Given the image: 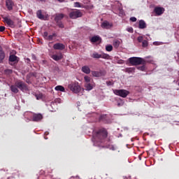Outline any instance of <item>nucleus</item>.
Here are the masks:
<instances>
[{"mask_svg": "<svg viewBox=\"0 0 179 179\" xmlns=\"http://www.w3.org/2000/svg\"><path fill=\"white\" fill-rule=\"evenodd\" d=\"M95 138L97 142L103 143V148L115 150V147L111 144V139L108 137V131L105 128L99 129L95 134Z\"/></svg>", "mask_w": 179, "mask_h": 179, "instance_id": "obj_1", "label": "nucleus"}, {"mask_svg": "<svg viewBox=\"0 0 179 179\" xmlns=\"http://www.w3.org/2000/svg\"><path fill=\"white\" fill-rule=\"evenodd\" d=\"M10 89L13 93H19V89L21 92H29V86L26 83L18 80L15 82L14 85L10 86Z\"/></svg>", "mask_w": 179, "mask_h": 179, "instance_id": "obj_2", "label": "nucleus"}, {"mask_svg": "<svg viewBox=\"0 0 179 179\" xmlns=\"http://www.w3.org/2000/svg\"><path fill=\"white\" fill-rule=\"evenodd\" d=\"M3 23L7 24L8 27H11V29H15L16 24H15V20H16V17L15 15H1Z\"/></svg>", "mask_w": 179, "mask_h": 179, "instance_id": "obj_3", "label": "nucleus"}, {"mask_svg": "<svg viewBox=\"0 0 179 179\" xmlns=\"http://www.w3.org/2000/svg\"><path fill=\"white\" fill-rule=\"evenodd\" d=\"M129 62L133 66L145 65V64H146V62L142 57H135L129 58Z\"/></svg>", "mask_w": 179, "mask_h": 179, "instance_id": "obj_4", "label": "nucleus"}, {"mask_svg": "<svg viewBox=\"0 0 179 179\" xmlns=\"http://www.w3.org/2000/svg\"><path fill=\"white\" fill-rule=\"evenodd\" d=\"M69 89L71 90L73 93H79L82 90V87H80V85H79V83H71L68 86Z\"/></svg>", "mask_w": 179, "mask_h": 179, "instance_id": "obj_5", "label": "nucleus"}, {"mask_svg": "<svg viewBox=\"0 0 179 179\" xmlns=\"http://www.w3.org/2000/svg\"><path fill=\"white\" fill-rule=\"evenodd\" d=\"M91 57L92 58H95L96 59H99L100 58H103V59H110V55L107 54V53H101V54H99L96 52H94Z\"/></svg>", "mask_w": 179, "mask_h": 179, "instance_id": "obj_6", "label": "nucleus"}, {"mask_svg": "<svg viewBox=\"0 0 179 179\" xmlns=\"http://www.w3.org/2000/svg\"><path fill=\"white\" fill-rule=\"evenodd\" d=\"M113 92L116 94V96H120V97L125 98L128 94H129V91L127 90H115Z\"/></svg>", "mask_w": 179, "mask_h": 179, "instance_id": "obj_7", "label": "nucleus"}, {"mask_svg": "<svg viewBox=\"0 0 179 179\" xmlns=\"http://www.w3.org/2000/svg\"><path fill=\"white\" fill-rule=\"evenodd\" d=\"M83 15V14L82 13V12H80V10H76L71 11L69 13V17L70 19H78V17H82Z\"/></svg>", "mask_w": 179, "mask_h": 179, "instance_id": "obj_8", "label": "nucleus"}, {"mask_svg": "<svg viewBox=\"0 0 179 179\" xmlns=\"http://www.w3.org/2000/svg\"><path fill=\"white\" fill-rule=\"evenodd\" d=\"M91 73L92 76H94V78L106 76V74L107 73L104 70H100L99 71H92Z\"/></svg>", "mask_w": 179, "mask_h": 179, "instance_id": "obj_9", "label": "nucleus"}, {"mask_svg": "<svg viewBox=\"0 0 179 179\" xmlns=\"http://www.w3.org/2000/svg\"><path fill=\"white\" fill-rule=\"evenodd\" d=\"M6 6L9 12L13 10V6H15V2L12 0H6Z\"/></svg>", "mask_w": 179, "mask_h": 179, "instance_id": "obj_10", "label": "nucleus"}, {"mask_svg": "<svg viewBox=\"0 0 179 179\" xmlns=\"http://www.w3.org/2000/svg\"><path fill=\"white\" fill-rule=\"evenodd\" d=\"M101 27H102V29H111V27H113V23L109 22L107 20L103 21L101 24Z\"/></svg>", "mask_w": 179, "mask_h": 179, "instance_id": "obj_11", "label": "nucleus"}, {"mask_svg": "<svg viewBox=\"0 0 179 179\" xmlns=\"http://www.w3.org/2000/svg\"><path fill=\"white\" fill-rule=\"evenodd\" d=\"M155 13H156L157 16H161L164 13V8L162 7H155L154 9Z\"/></svg>", "mask_w": 179, "mask_h": 179, "instance_id": "obj_12", "label": "nucleus"}, {"mask_svg": "<svg viewBox=\"0 0 179 179\" xmlns=\"http://www.w3.org/2000/svg\"><path fill=\"white\" fill-rule=\"evenodd\" d=\"M41 120H43V115L41 113H34L33 115L32 121L37 122L41 121Z\"/></svg>", "mask_w": 179, "mask_h": 179, "instance_id": "obj_13", "label": "nucleus"}, {"mask_svg": "<svg viewBox=\"0 0 179 179\" xmlns=\"http://www.w3.org/2000/svg\"><path fill=\"white\" fill-rule=\"evenodd\" d=\"M54 50H59L60 51H62V50H65V45L61 43H55L53 45Z\"/></svg>", "mask_w": 179, "mask_h": 179, "instance_id": "obj_14", "label": "nucleus"}, {"mask_svg": "<svg viewBox=\"0 0 179 179\" xmlns=\"http://www.w3.org/2000/svg\"><path fill=\"white\" fill-rule=\"evenodd\" d=\"M65 17V15L62 14V13H59V14H56L55 17V21L56 22H61V20Z\"/></svg>", "mask_w": 179, "mask_h": 179, "instance_id": "obj_15", "label": "nucleus"}, {"mask_svg": "<svg viewBox=\"0 0 179 179\" xmlns=\"http://www.w3.org/2000/svg\"><path fill=\"white\" fill-rule=\"evenodd\" d=\"M52 59L55 61H59L64 58V55H62V53H60L59 55H53L52 56Z\"/></svg>", "mask_w": 179, "mask_h": 179, "instance_id": "obj_16", "label": "nucleus"}, {"mask_svg": "<svg viewBox=\"0 0 179 179\" xmlns=\"http://www.w3.org/2000/svg\"><path fill=\"white\" fill-rule=\"evenodd\" d=\"M3 59H5V52L2 50V48L0 47V64L3 62Z\"/></svg>", "mask_w": 179, "mask_h": 179, "instance_id": "obj_17", "label": "nucleus"}, {"mask_svg": "<svg viewBox=\"0 0 179 179\" xmlns=\"http://www.w3.org/2000/svg\"><path fill=\"white\" fill-rule=\"evenodd\" d=\"M82 72H83L84 73H86L87 75H89V73H90L91 71H90V68L88 66H84L82 67L81 69Z\"/></svg>", "mask_w": 179, "mask_h": 179, "instance_id": "obj_18", "label": "nucleus"}, {"mask_svg": "<svg viewBox=\"0 0 179 179\" xmlns=\"http://www.w3.org/2000/svg\"><path fill=\"white\" fill-rule=\"evenodd\" d=\"M138 27L140 29H146V22H145V20H141L138 22Z\"/></svg>", "mask_w": 179, "mask_h": 179, "instance_id": "obj_19", "label": "nucleus"}, {"mask_svg": "<svg viewBox=\"0 0 179 179\" xmlns=\"http://www.w3.org/2000/svg\"><path fill=\"white\" fill-rule=\"evenodd\" d=\"M100 40H101V38H100V36H94L92 37L90 41L91 43H97V41H100Z\"/></svg>", "mask_w": 179, "mask_h": 179, "instance_id": "obj_20", "label": "nucleus"}, {"mask_svg": "<svg viewBox=\"0 0 179 179\" xmlns=\"http://www.w3.org/2000/svg\"><path fill=\"white\" fill-rule=\"evenodd\" d=\"M36 16L38 19H41V20H44V15H43L41 10H39L36 12Z\"/></svg>", "mask_w": 179, "mask_h": 179, "instance_id": "obj_21", "label": "nucleus"}, {"mask_svg": "<svg viewBox=\"0 0 179 179\" xmlns=\"http://www.w3.org/2000/svg\"><path fill=\"white\" fill-rule=\"evenodd\" d=\"M55 90L57 92H65V87L62 85H57L55 87Z\"/></svg>", "mask_w": 179, "mask_h": 179, "instance_id": "obj_22", "label": "nucleus"}, {"mask_svg": "<svg viewBox=\"0 0 179 179\" xmlns=\"http://www.w3.org/2000/svg\"><path fill=\"white\" fill-rule=\"evenodd\" d=\"M85 87L87 90H93V84H92L90 83H85Z\"/></svg>", "mask_w": 179, "mask_h": 179, "instance_id": "obj_23", "label": "nucleus"}, {"mask_svg": "<svg viewBox=\"0 0 179 179\" xmlns=\"http://www.w3.org/2000/svg\"><path fill=\"white\" fill-rule=\"evenodd\" d=\"M16 59H17V57H16V55H10V57H9L10 62H15L16 61Z\"/></svg>", "mask_w": 179, "mask_h": 179, "instance_id": "obj_24", "label": "nucleus"}, {"mask_svg": "<svg viewBox=\"0 0 179 179\" xmlns=\"http://www.w3.org/2000/svg\"><path fill=\"white\" fill-rule=\"evenodd\" d=\"M54 37H57V34L53 33L52 35H49L48 36V41H52V40H54Z\"/></svg>", "mask_w": 179, "mask_h": 179, "instance_id": "obj_25", "label": "nucleus"}, {"mask_svg": "<svg viewBox=\"0 0 179 179\" xmlns=\"http://www.w3.org/2000/svg\"><path fill=\"white\" fill-rule=\"evenodd\" d=\"M107 115H102L99 117V121H108Z\"/></svg>", "mask_w": 179, "mask_h": 179, "instance_id": "obj_26", "label": "nucleus"}, {"mask_svg": "<svg viewBox=\"0 0 179 179\" xmlns=\"http://www.w3.org/2000/svg\"><path fill=\"white\" fill-rule=\"evenodd\" d=\"M120 41H118V40H115L114 41H113V47L115 48H118V47H120Z\"/></svg>", "mask_w": 179, "mask_h": 179, "instance_id": "obj_27", "label": "nucleus"}, {"mask_svg": "<svg viewBox=\"0 0 179 179\" xmlns=\"http://www.w3.org/2000/svg\"><path fill=\"white\" fill-rule=\"evenodd\" d=\"M36 100H41L43 97V93H38L35 94Z\"/></svg>", "mask_w": 179, "mask_h": 179, "instance_id": "obj_28", "label": "nucleus"}, {"mask_svg": "<svg viewBox=\"0 0 179 179\" xmlns=\"http://www.w3.org/2000/svg\"><path fill=\"white\" fill-rule=\"evenodd\" d=\"M106 50L108 51V52H111V51H113V45H107L106 46Z\"/></svg>", "mask_w": 179, "mask_h": 179, "instance_id": "obj_29", "label": "nucleus"}, {"mask_svg": "<svg viewBox=\"0 0 179 179\" xmlns=\"http://www.w3.org/2000/svg\"><path fill=\"white\" fill-rule=\"evenodd\" d=\"M84 80H85V83H90V82H92V78H90V77H89L87 76H85L84 77Z\"/></svg>", "mask_w": 179, "mask_h": 179, "instance_id": "obj_30", "label": "nucleus"}, {"mask_svg": "<svg viewBox=\"0 0 179 179\" xmlns=\"http://www.w3.org/2000/svg\"><path fill=\"white\" fill-rule=\"evenodd\" d=\"M58 27H59L60 29H64V24L62 23V22L59 21L58 22H56Z\"/></svg>", "mask_w": 179, "mask_h": 179, "instance_id": "obj_31", "label": "nucleus"}, {"mask_svg": "<svg viewBox=\"0 0 179 179\" xmlns=\"http://www.w3.org/2000/svg\"><path fill=\"white\" fill-rule=\"evenodd\" d=\"M148 45H149V43L148 42V41L144 40L142 42V47L145 48V47H148Z\"/></svg>", "mask_w": 179, "mask_h": 179, "instance_id": "obj_32", "label": "nucleus"}, {"mask_svg": "<svg viewBox=\"0 0 179 179\" xmlns=\"http://www.w3.org/2000/svg\"><path fill=\"white\" fill-rule=\"evenodd\" d=\"M137 69H138L139 71H145V69H146V67L145 66V64H143V66H138Z\"/></svg>", "mask_w": 179, "mask_h": 179, "instance_id": "obj_33", "label": "nucleus"}, {"mask_svg": "<svg viewBox=\"0 0 179 179\" xmlns=\"http://www.w3.org/2000/svg\"><path fill=\"white\" fill-rule=\"evenodd\" d=\"M43 37L45 38V40H47L48 38V32L45 31L43 34Z\"/></svg>", "mask_w": 179, "mask_h": 179, "instance_id": "obj_34", "label": "nucleus"}, {"mask_svg": "<svg viewBox=\"0 0 179 179\" xmlns=\"http://www.w3.org/2000/svg\"><path fill=\"white\" fill-rule=\"evenodd\" d=\"M145 40H143V36H138L137 38V41H138V43H143Z\"/></svg>", "mask_w": 179, "mask_h": 179, "instance_id": "obj_35", "label": "nucleus"}, {"mask_svg": "<svg viewBox=\"0 0 179 179\" xmlns=\"http://www.w3.org/2000/svg\"><path fill=\"white\" fill-rule=\"evenodd\" d=\"M127 71L129 73L135 72V68H134V67L128 68V69H127Z\"/></svg>", "mask_w": 179, "mask_h": 179, "instance_id": "obj_36", "label": "nucleus"}, {"mask_svg": "<svg viewBox=\"0 0 179 179\" xmlns=\"http://www.w3.org/2000/svg\"><path fill=\"white\" fill-rule=\"evenodd\" d=\"M74 7H75V8H82V6H80V3H79V2H75V3H74Z\"/></svg>", "mask_w": 179, "mask_h": 179, "instance_id": "obj_37", "label": "nucleus"}, {"mask_svg": "<svg viewBox=\"0 0 179 179\" xmlns=\"http://www.w3.org/2000/svg\"><path fill=\"white\" fill-rule=\"evenodd\" d=\"M127 31H128L129 33H134V28L128 27L127 28Z\"/></svg>", "mask_w": 179, "mask_h": 179, "instance_id": "obj_38", "label": "nucleus"}, {"mask_svg": "<svg viewBox=\"0 0 179 179\" xmlns=\"http://www.w3.org/2000/svg\"><path fill=\"white\" fill-rule=\"evenodd\" d=\"M106 85H107V86H113V85H114V83H113V82H111V81H106Z\"/></svg>", "mask_w": 179, "mask_h": 179, "instance_id": "obj_39", "label": "nucleus"}, {"mask_svg": "<svg viewBox=\"0 0 179 179\" xmlns=\"http://www.w3.org/2000/svg\"><path fill=\"white\" fill-rule=\"evenodd\" d=\"M130 20H131V22H136V17H130Z\"/></svg>", "mask_w": 179, "mask_h": 179, "instance_id": "obj_40", "label": "nucleus"}, {"mask_svg": "<svg viewBox=\"0 0 179 179\" xmlns=\"http://www.w3.org/2000/svg\"><path fill=\"white\" fill-rule=\"evenodd\" d=\"M5 27H3V26H1L0 27V31H1V32H3V31H5Z\"/></svg>", "mask_w": 179, "mask_h": 179, "instance_id": "obj_41", "label": "nucleus"}, {"mask_svg": "<svg viewBox=\"0 0 179 179\" xmlns=\"http://www.w3.org/2000/svg\"><path fill=\"white\" fill-rule=\"evenodd\" d=\"M6 72L7 73L10 74V73H12L13 71H12L11 69H7V70L6 71Z\"/></svg>", "mask_w": 179, "mask_h": 179, "instance_id": "obj_42", "label": "nucleus"}, {"mask_svg": "<svg viewBox=\"0 0 179 179\" xmlns=\"http://www.w3.org/2000/svg\"><path fill=\"white\" fill-rule=\"evenodd\" d=\"M32 59H33L34 61H37V57H36V55H32Z\"/></svg>", "mask_w": 179, "mask_h": 179, "instance_id": "obj_43", "label": "nucleus"}, {"mask_svg": "<svg viewBox=\"0 0 179 179\" xmlns=\"http://www.w3.org/2000/svg\"><path fill=\"white\" fill-rule=\"evenodd\" d=\"M26 60H27V64H30V62H31V61H30V59H29V58H27Z\"/></svg>", "mask_w": 179, "mask_h": 179, "instance_id": "obj_44", "label": "nucleus"}, {"mask_svg": "<svg viewBox=\"0 0 179 179\" xmlns=\"http://www.w3.org/2000/svg\"><path fill=\"white\" fill-rule=\"evenodd\" d=\"M154 44L155 45H159V42H155Z\"/></svg>", "mask_w": 179, "mask_h": 179, "instance_id": "obj_45", "label": "nucleus"}, {"mask_svg": "<svg viewBox=\"0 0 179 179\" xmlns=\"http://www.w3.org/2000/svg\"><path fill=\"white\" fill-rule=\"evenodd\" d=\"M59 100H61L60 99H55V101H59Z\"/></svg>", "mask_w": 179, "mask_h": 179, "instance_id": "obj_46", "label": "nucleus"}, {"mask_svg": "<svg viewBox=\"0 0 179 179\" xmlns=\"http://www.w3.org/2000/svg\"><path fill=\"white\" fill-rule=\"evenodd\" d=\"M59 2H64V0H57Z\"/></svg>", "mask_w": 179, "mask_h": 179, "instance_id": "obj_47", "label": "nucleus"}, {"mask_svg": "<svg viewBox=\"0 0 179 179\" xmlns=\"http://www.w3.org/2000/svg\"><path fill=\"white\" fill-rule=\"evenodd\" d=\"M41 1H44V0H41Z\"/></svg>", "mask_w": 179, "mask_h": 179, "instance_id": "obj_48", "label": "nucleus"}]
</instances>
